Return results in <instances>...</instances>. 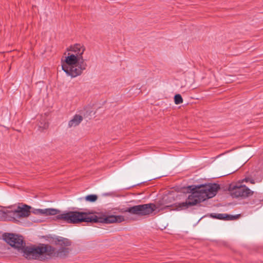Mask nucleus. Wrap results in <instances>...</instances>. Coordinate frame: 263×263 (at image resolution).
<instances>
[{
  "mask_svg": "<svg viewBox=\"0 0 263 263\" xmlns=\"http://www.w3.org/2000/svg\"><path fill=\"white\" fill-rule=\"evenodd\" d=\"M174 101L176 104H180L182 103L183 99L182 97L179 94H177L174 97Z\"/></svg>",
  "mask_w": 263,
  "mask_h": 263,
  "instance_id": "16",
  "label": "nucleus"
},
{
  "mask_svg": "<svg viewBox=\"0 0 263 263\" xmlns=\"http://www.w3.org/2000/svg\"><path fill=\"white\" fill-rule=\"evenodd\" d=\"M66 49H85V48L80 44H76L73 47L70 46V48H67Z\"/></svg>",
  "mask_w": 263,
  "mask_h": 263,
  "instance_id": "17",
  "label": "nucleus"
},
{
  "mask_svg": "<svg viewBox=\"0 0 263 263\" xmlns=\"http://www.w3.org/2000/svg\"><path fill=\"white\" fill-rule=\"evenodd\" d=\"M31 207L26 204H21L15 209L16 219L25 218L30 215Z\"/></svg>",
  "mask_w": 263,
  "mask_h": 263,
  "instance_id": "8",
  "label": "nucleus"
},
{
  "mask_svg": "<svg viewBox=\"0 0 263 263\" xmlns=\"http://www.w3.org/2000/svg\"><path fill=\"white\" fill-rule=\"evenodd\" d=\"M97 221L96 222H102L105 223H120L125 220L122 215H109L104 218H99L97 216Z\"/></svg>",
  "mask_w": 263,
  "mask_h": 263,
  "instance_id": "7",
  "label": "nucleus"
},
{
  "mask_svg": "<svg viewBox=\"0 0 263 263\" xmlns=\"http://www.w3.org/2000/svg\"><path fill=\"white\" fill-rule=\"evenodd\" d=\"M249 180H250V179H248V178H246V179H245V180H246V182L249 181Z\"/></svg>",
  "mask_w": 263,
  "mask_h": 263,
  "instance_id": "18",
  "label": "nucleus"
},
{
  "mask_svg": "<svg viewBox=\"0 0 263 263\" xmlns=\"http://www.w3.org/2000/svg\"><path fill=\"white\" fill-rule=\"evenodd\" d=\"M0 220H17L15 214V209L12 210L7 209L0 210Z\"/></svg>",
  "mask_w": 263,
  "mask_h": 263,
  "instance_id": "9",
  "label": "nucleus"
},
{
  "mask_svg": "<svg viewBox=\"0 0 263 263\" xmlns=\"http://www.w3.org/2000/svg\"><path fill=\"white\" fill-rule=\"evenodd\" d=\"M189 189L191 191V193L186 201L178 204L177 207L180 210L186 209L207 199L213 198L220 189V186L216 183H209L189 186Z\"/></svg>",
  "mask_w": 263,
  "mask_h": 263,
  "instance_id": "1",
  "label": "nucleus"
},
{
  "mask_svg": "<svg viewBox=\"0 0 263 263\" xmlns=\"http://www.w3.org/2000/svg\"><path fill=\"white\" fill-rule=\"evenodd\" d=\"M98 196L96 195H89L85 197L86 200L89 202H95L97 200Z\"/></svg>",
  "mask_w": 263,
  "mask_h": 263,
  "instance_id": "14",
  "label": "nucleus"
},
{
  "mask_svg": "<svg viewBox=\"0 0 263 263\" xmlns=\"http://www.w3.org/2000/svg\"><path fill=\"white\" fill-rule=\"evenodd\" d=\"M250 182H251V183H254V181L253 180H251L250 181Z\"/></svg>",
  "mask_w": 263,
  "mask_h": 263,
  "instance_id": "20",
  "label": "nucleus"
},
{
  "mask_svg": "<svg viewBox=\"0 0 263 263\" xmlns=\"http://www.w3.org/2000/svg\"><path fill=\"white\" fill-rule=\"evenodd\" d=\"M53 241L56 245L68 247L71 245V241L66 238L58 236L53 239Z\"/></svg>",
  "mask_w": 263,
  "mask_h": 263,
  "instance_id": "12",
  "label": "nucleus"
},
{
  "mask_svg": "<svg viewBox=\"0 0 263 263\" xmlns=\"http://www.w3.org/2000/svg\"><path fill=\"white\" fill-rule=\"evenodd\" d=\"M5 241L11 247L18 250H23L24 256L27 259H39L45 254L50 255L52 254L54 248L49 246H42L39 247H27L24 248L25 243L23 237L14 234H5L3 235Z\"/></svg>",
  "mask_w": 263,
  "mask_h": 263,
  "instance_id": "2",
  "label": "nucleus"
},
{
  "mask_svg": "<svg viewBox=\"0 0 263 263\" xmlns=\"http://www.w3.org/2000/svg\"><path fill=\"white\" fill-rule=\"evenodd\" d=\"M60 212V211L53 208L45 209H36L35 210V213L40 215L48 216V215H55Z\"/></svg>",
  "mask_w": 263,
  "mask_h": 263,
  "instance_id": "10",
  "label": "nucleus"
},
{
  "mask_svg": "<svg viewBox=\"0 0 263 263\" xmlns=\"http://www.w3.org/2000/svg\"><path fill=\"white\" fill-rule=\"evenodd\" d=\"M230 194L233 198H245L252 196L253 194V192L246 185H236L232 187Z\"/></svg>",
  "mask_w": 263,
  "mask_h": 263,
  "instance_id": "6",
  "label": "nucleus"
},
{
  "mask_svg": "<svg viewBox=\"0 0 263 263\" xmlns=\"http://www.w3.org/2000/svg\"><path fill=\"white\" fill-rule=\"evenodd\" d=\"M211 216L213 218L218 219L232 220L234 218V216L229 215L226 214H212Z\"/></svg>",
  "mask_w": 263,
  "mask_h": 263,
  "instance_id": "13",
  "label": "nucleus"
},
{
  "mask_svg": "<svg viewBox=\"0 0 263 263\" xmlns=\"http://www.w3.org/2000/svg\"><path fill=\"white\" fill-rule=\"evenodd\" d=\"M48 123L46 121L41 122L39 125V128L42 132L44 129H46L48 127Z\"/></svg>",
  "mask_w": 263,
  "mask_h": 263,
  "instance_id": "15",
  "label": "nucleus"
},
{
  "mask_svg": "<svg viewBox=\"0 0 263 263\" xmlns=\"http://www.w3.org/2000/svg\"><path fill=\"white\" fill-rule=\"evenodd\" d=\"M156 209L155 204L148 203L134 205L120 210L121 213H129L132 215L145 216L152 213Z\"/></svg>",
  "mask_w": 263,
  "mask_h": 263,
  "instance_id": "5",
  "label": "nucleus"
},
{
  "mask_svg": "<svg viewBox=\"0 0 263 263\" xmlns=\"http://www.w3.org/2000/svg\"><path fill=\"white\" fill-rule=\"evenodd\" d=\"M65 251L67 253L68 251V249H64Z\"/></svg>",
  "mask_w": 263,
  "mask_h": 263,
  "instance_id": "19",
  "label": "nucleus"
},
{
  "mask_svg": "<svg viewBox=\"0 0 263 263\" xmlns=\"http://www.w3.org/2000/svg\"><path fill=\"white\" fill-rule=\"evenodd\" d=\"M57 219L62 220L68 223L77 224L82 222H92L97 221V216L91 215L87 212L65 211L56 216Z\"/></svg>",
  "mask_w": 263,
  "mask_h": 263,
  "instance_id": "4",
  "label": "nucleus"
},
{
  "mask_svg": "<svg viewBox=\"0 0 263 263\" xmlns=\"http://www.w3.org/2000/svg\"><path fill=\"white\" fill-rule=\"evenodd\" d=\"M83 53V51L81 53H64L65 59L62 68L67 75L73 78L76 77L81 75L83 71L86 69L87 64L84 62Z\"/></svg>",
  "mask_w": 263,
  "mask_h": 263,
  "instance_id": "3",
  "label": "nucleus"
},
{
  "mask_svg": "<svg viewBox=\"0 0 263 263\" xmlns=\"http://www.w3.org/2000/svg\"><path fill=\"white\" fill-rule=\"evenodd\" d=\"M83 120V117L82 116L77 114L75 115L68 122V127L72 128L78 126Z\"/></svg>",
  "mask_w": 263,
  "mask_h": 263,
  "instance_id": "11",
  "label": "nucleus"
}]
</instances>
